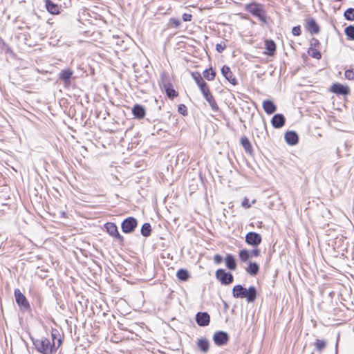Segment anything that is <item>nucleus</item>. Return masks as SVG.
Returning <instances> with one entry per match:
<instances>
[{
	"instance_id": "nucleus-1",
	"label": "nucleus",
	"mask_w": 354,
	"mask_h": 354,
	"mask_svg": "<svg viewBox=\"0 0 354 354\" xmlns=\"http://www.w3.org/2000/svg\"><path fill=\"white\" fill-rule=\"evenodd\" d=\"M35 349L41 354H55L58 348L62 345L61 339H57L56 342H50V339L46 337H41L32 340Z\"/></svg>"
},
{
	"instance_id": "nucleus-2",
	"label": "nucleus",
	"mask_w": 354,
	"mask_h": 354,
	"mask_svg": "<svg viewBox=\"0 0 354 354\" xmlns=\"http://www.w3.org/2000/svg\"><path fill=\"white\" fill-rule=\"evenodd\" d=\"M232 295L234 298H245L248 302H253L257 297V290L254 286L246 289L241 285H236L232 289Z\"/></svg>"
},
{
	"instance_id": "nucleus-3",
	"label": "nucleus",
	"mask_w": 354,
	"mask_h": 354,
	"mask_svg": "<svg viewBox=\"0 0 354 354\" xmlns=\"http://www.w3.org/2000/svg\"><path fill=\"white\" fill-rule=\"evenodd\" d=\"M15 301L19 308L24 311L30 310V306L26 297L19 289H15L14 292Z\"/></svg>"
},
{
	"instance_id": "nucleus-4",
	"label": "nucleus",
	"mask_w": 354,
	"mask_h": 354,
	"mask_svg": "<svg viewBox=\"0 0 354 354\" xmlns=\"http://www.w3.org/2000/svg\"><path fill=\"white\" fill-rule=\"evenodd\" d=\"M246 10L262 21H265V12L261 5L252 3L246 6Z\"/></svg>"
},
{
	"instance_id": "nucleus-5",
	"label": "nucleus",
	"mask_w": 354,
	"mask_h": 354,
	"mask_svg": "<svg viewBox=\"0 0 354 354\" xmlns=\"http://www.w3.org/2000/svg\"><path fill=\"white\" fill-rule=\"evenodd\" d=\"M216 278L223 285H229L233 282L234 277L230 272H225L223 269H218L215 273Z\"/></svg>"
},
{
	"instance_id": "nucleus-6",
	"label": "nucleus",
	"mask_w": 354,
	"mask_h": 354,
	"mask_svg": "<svg viewBox=\"0 0 354 354\" xmlns=\"http://www.w3.org/2000/svg\"><path fill=\"white\" fill-rule=\"evenodd\" d=\"M137 220L133 217H129L123 221L121 227L123 232L131 233L137 227Z\"/></svg>"
},
{
	"instance_id": "nucleus-7",
	"label": "nucleus",
	"mask_w": 354,
	"mask_h": 354,
	"mask_svg": "<svg viewBox=\"0 0 354 354\" xmlns=\"http://www.w3.org/2000/svg\"><path fill=\"white\" fill-rule=\"evenodd\" d=\"M261 236L259 234L250 232L245 236V242L250 245L257 246L261 242Z\"/></svg>"
},
{
	"instance_id": "nucleus-8",
	"label": "nucleus",
	"mask_w": 354,
	"mask_h": 354,
	"mask_svg": "<svg viewBox=\"0 0 354 354\" xmlns=\"http://www.w3.org/2000/svg\"><path fill=\"white\" fill-rule=\"evenodd\" d=\"M213 340L217 346H223L228 342L229 336L225 332L216 331L214 334Z\"/></svg>"
},
{
	"instance_id": "nucleus-9",
	"label": "nucleus",
	"mask_w": 354,
	"mask_h": 354,
	"mask_svg": "<svg viewBox=\"0 0 354 354\" xmlns=\"http://www.w3.org/2000/svg\"><path fill=\"white\" fill-rule=\"evenodd\" d=\"M192 77L195 80L198 86L200 88L201 91L202 92L203 95H204L205 93H207L209 91L206 82L204 81L203 78L201 77L200 73H193Z\"/></svg>"
},
{
	"instance_id": "nucleus-10",
	"label": "nucleus",
	"mask_w": 354,
	"mask_h": 354,
	"mask_svg": "<svg viewBox=\"0 0 354 354\" xmlns=\"http://www.w3.org/2000/svg\"><path fill=\"white\" fill-rule=\"evenodd\" d=\"M106 232L109 235L116 238L120 241H123V236L120 234L116 225L113 223H107L104 225Z\"/></svg>"
},
{
	"instance_id": "nucleus-11",
	"label": "nucleus",
	"mask_w": 354,
	"mask_h": 354,
	"mask_svg": "<svg viewBox=\"0 0 354 354\" xmlns=\"http://www.w3.org/2000/svg\"><path fill=\"white\" fill-rule=\"evenodd\" d=\"M330 91L337 95H348L349 88L347 86L339 83L333 84L330 87Z\"/></svg>"
},
{
	"instance_id": "nucleus-12",
	"label": "nucleus",
	"mask_w": 354,
	"mask_h": 354,
	"mask_svg": "<svg viewBox=\"0 0 354 354\" xmlns=\"http://www.w3.org/2000/svg\"><path fill=\"white\" fill-rule=\"evenodd\" d=\"M196 323L200 326H208L210 322V317L207 313H198L196 316Z\"/></svg>"
},
{
	"instance_id": "nucleus-13",
	"label": "nucleus",
	"mask_w": 354,
	"mask_h": 354,
	"mask_svg": "<svg viewBox=\"0 0 354 354\" xmlns=\"http://www.w3.org/2000/svg\"><path fill=\"white\" fill-rule=\"evenodd\" d=\"M306 29L313 35H316L319 32V27L316 23L315 20L312 17H308L306 19Z\"/></svg>"
},
{
	"instance_id": "nucleus-14",
	"label": "nucleus",
	"mask_w": 354,
	"mask_h": 354,
	"mask_svg": "<svg viewBox=\"0 0 354 354\" xmlns=\"http://www.w3.org/2000/svg\"><path fill=\"white\" fill-rule=\"evenodd\" d=\"M284 138L286 143L291 146L297 145L299 141L297 133L293 131H287L285 133Z\"/></svg>"
},
{
	"instance_id": "nucleus-15",
	"label": "nucleus",
	"mask_w": 354,
	"mask_h": 354,
	"mask_svg": "<svg viewBox=\"0 0 354 354\" xmlns=\"http://www.w3.org/2000/svg\"><path fill=\"white\" fill-rule=\"evenodd\" d=\"M221 73L225 79L229 81V82L233 85H236L237 84V81L234 77L233 73L229 66H223L221 68Z\"/></svg>"
},
{
	"instance_id": "nucleus-16",
	"label": "nucleus",
	"mask_w": 354,
	"mask_h": 354,
	"mask_svg": "<svg viewBox=\"0 0 354 354\" xmlns=\"http://www.w3.org/2000/svg\"><path fill=\"white\" fill-rule=\"evenodd\" d=\"M73 74V72L71 69H64L60 72L59 78L60 80L63 81L64 85L67 86L71 84L70 79L71 78Z\"/></svg>"
},
{
	"instance_id": "nucleus-17",
	"label": "nucleus",
	"mask_w": 354,
	"mask_h": 354,
	"mask_svg": "<svg viewBox=\"0 0 354 354\" xmlns=\"http://www.w3.org/2000/svg\"><path fill=\"white\" fill-rule=\"evenodd\" d=\"M285 121L286 119L283 115L277 113L272 117L271 123L274 128L279 129L284 125Z\"/></svg>"
},
{
	"instance_id": "nucleus-18",
	"label": "nucleus",
	"mask_w": 354,
	"mask_h": 354,
	"mask_svg": "<svg viewBox=\"0 0 354 354\" xmlns=\"http://www.w3.org/2000/svg\"><path fill=\"white\" fill-rule=\"evenodd\" d=\"M161 87L165 89L167 96L171 100L177 97L178 95V93L172 88L170 83L163 82Z\"/></svg>"
},
{
	"instance_id": "nucleus-19",
	"label": "nucleus",
	"mask_w": 354,
	"mask_h": 354,
	"mask_svg": "<svg viewBox=\"0 0 354 354\" xmlns=\"http://www.w3.org/2000/svg\"><path fill=\"white\" fill-rule=\"evenodd\" d=\"M205 99L207 100L209 106H211L212 109L214 112H217L219 110L218 106L217 105V103L214 98V97L212 95L210 91H209L207 93H205L203 95Z\"/></svg>"
},
{
	"instance_id": "nucleus-20",
	"label": "nucleus",
	"mask_w": 354,
	"mask_h": 354,
	"mask_svg": "<svg viewBox=\"0 0 354 354\" xmlns=\"http://www.w3.org/2000/svg\"><path fill=\"white\" fill-rule=\"evenodd\" d=\"M132 113L136 118L142 119L145 116V109L142 106L136 104L132 109Z\"/></svg>"
},
{
	"instance_id": "nucleus-21",
	"label": "nucleus",
	"mask_w": 354,
	"mask_h": 354,
	"mask_svg": "<svg viewBox=\"0 0 354 354\" xmlns=\"http://www.w3.org/2000/svg\"><path fill=\"white\" fill-rule=\"evenodd\" d=\"M263 108L265 112L268 114H272L277 110V106L275 104L270 100H264L263 102Z\"/></svg>"
},
{
	"instance_id": "nucleus-22",
	"label": "nucleus",
	"mask_w": 354,
	"mask_h": 354,
	"mask_svg": "<svg viewBox=\"0 0 354 354\" xmlns=\"http://www.w3.org/2000/svg\"><path fill=\"white\" fill-rule=\"evenodd\" d=\"M46 7L47 10L53 15H57L59 13V7L57 4L54 3L50 0H46Z\"/></svg>"
},
{
	"instance_id": "nucleus-23",
	"label": "nucleus",
	"mask_w": 354,
	"mask_h": 354,
	"mask_svg": "<svg viewBox=\"0 0 354 354\" xmlns=\"http://www.w3.org/2000/svg\"><path fill=\"white\" fill-rule=\"evenodd\" d=\"M225 265L227 268H229L230 270H234L236 269V261H235V259L233 255H232L230 254H227V256L225 259Z\"/></svg>"
},
{
	"instance_id": "nucleus-24",
	"label": "nucleus",
	"mask_w": 354,
	"mask_h": 354,
	"mask_svg": "<svg viewBox=\"0 0 354 354\" xmlns=\"http://www.w3.org/2000/svg\"><path fill=\"white\" fill-rule=\"evenodd\" d=\"M241 143L243 147L244 148L245 151L248 153L252 154L253 149L250 140L248 139V138L245 136L242 137L241 139Z\"/></svg>"
},
{
	"instance_id": "nucleus-25",
	"label": "nucleus",
	"mask_w": 354,
	"mask_h": 354,
	"mask_svg": "<svg viewBox=\"0 0 354 354\" xmlns=\"http://www.w3.org/2000/svg\"><path fill=\"white\" fill-rule=\"evenodd\" d=\"M266 49L267 55H272L276 50L275 43L272 40H266L265 41Z\"/></svg>"
},
{
	"instance_id": "nucleus-26",
	"label": "nucleus",
	"mask_w": 354,
	"mask_h": 354,
	"mask_svg": "<svg viewBox=\"0 0 354 354\" xmlns=\"http://www.w3.org/2000/svg\"><path fill=\"white\" fill-rule=\"evenodd\" d=\"M197 345L201 351L203 353H206L208 351L209 346V341L205 338L198 339Z\"/></svg>"
},
{
	"instance_id": "nucleus-27",
	"label": "nucleus",
	"mask_w": 354,
	"mask_h": 354,
	"mask_svg": "<svg viewBox=\"0 0 354 354\" xmlns=\"http://www.w3.org/2000/svg\"><path fill=\"white\" fill-rule=\"evenodd\" d=\"M314 345L315 350L320 353L326 347L327 343L324 339H317Z\"/></svg>"
},
{
	"instance_id": "nucleus-28",
	"label": "nucleus",
	"mask_w": 354,
	"mask_h": 354,
	"mask_svg": "<svg viewBox=\"0 0 354 354\" xmlns=\"http://www.w3.org/2000/svg\"><path fill=\"white\" fill-rule=\"evenodd\" d=\"M259 270V267L257 263H250L248 268L247 272L250 274L251 275H256Z\"/></svg>"
},
{
	"instance_id": "nucleus-29",
	"label": "nucleus",
	"mask_w": 354,
	"mask_h": 354,
	"mask_svg": "<svg viewBox=\"0 0 354 354\" xmlns=\"http://www.w3.org/2000/svg\"><path fill=\"white\" fill-rule=\"evenodd\" d=\"M151 232V227L149 223H145L142 225L141 228V234L143 236L147 237L150 236Z\"/></svg>"
},
{
	"instance_id": "nucleus-30",
	"label": "nucleus",
	"mask_w": 354,
	"mask_h": 354,
	"mask_svg": "<svg viewBox=\"0 0 354 354\" xmlns=\"http://www.w3.org/2000/svg\"><path fill=\"white\" fill-rule=\"evenodd\" d=\"M215 75L216 73L213 71L212 68L206 69L203 72V77L209 81L213 80L215 77Z\"/></svg>"
},
{
	"instance_id": "nucleus-31",
	"label": "nucleus",
	"mask_w": 354,
	"mask_h": 354,
	"mask_svg": "<svg viewBox=\"0 0 354 354\" xmlns=\"http://www.w3.org/2000/svg\"><path fill=\"white\" fill-rule=\"evenodd\" d=\"M176 276L178 279L182 281H187L189 277L188 272L184 269L179 270L176 273Z\"/></svg>"
},
{
	"instance_id": "nucleus-32",
	"label": "nucleus",
	"mask_w": 354,
	"mask_h": 354,
	"mask_svg": "<svg viewBox=\"0 0 354 354\" xmlns=\"http://www.w3.org/2000/svg\"><path fill=\"white\" fill-rule=\"evenodd\" d=\"M344 16L348 21H354V8L347 9L344 12Z\"/></svg>"
},
{
	"instance_id": "nucleus-33",
	"label": "nucleus",
	"mask_w": 354,
	"mask_h": 354,
	"mask_svg": "<svg viewBox=\"0 0 354 354\" xmlns=\"http://www.w3.org/2000/svg\"><path fill=\"white\" fill-rule=\"evenodd\" d=\"M250 257V254L247 250H242L239 252V258L242 261H246Z\"/></svg>"
},
{
	"instance_id": "nucleus-34",
	"label": "nucleus",
	"mask_w": 354,
	"mask_h": 354,
	"mask_svg": "<svg viewBox=\"0 0 354 354\" xmlns=\"http://www.w3.org/2000/svg\"><path fill=\"white\" fill-rule=\"evenodd\" d=\"M345 34L351 39H354V26H349L345 28Z\"/></svg>"
},
{
	"instance_id": "nucleus-35",
	"label": "nucleus",
	"mask_w": 354,
	"mask_h": 354,
	"mask_svg": "<svg viewBox=\"0 0 354 354\" xmlns=\"http://www.w3.org/2000/svg\"><path fill=\"white\" fill-rule=\"evenodd\" d=\"M345 77L349 80H354V69H348L345 71Z\"/></svg>"
},
{
	"instance_id": "nucleus-36",
	"label": "nucleus",
	"mask_w": 354,
	"mask_h": 354,
	"mask_svg": "<svg viewBox=\"0 0 354 354\" xmlns=\"http://www.w3.org/2000/svg\"><path fill=\"white\" fill-rule=\"evenodd\" d=\"M59 333L57 330L53 329L51 331V337L53 342H56L57 343V339L59 338Z\"/></svg>"
},
{
	"instance_id": "nucleus-37",
	"label": "nucleus",
	"mask_w": 354,
	"mask_h": 354,
	"mask_svg": "<svg viewBox=\"0 0 354 354\" xmlns=\"http://www.w3.org/2000/svg\"><path fill=\"white\" fill-rule=\"evenodd\" d=\"M310 51V55L312 56V57L317 59L321 58L322 55L319 51H318L316 49H311Z\"/></svg>"
},
{
	"instance_id": "nucleus-38",
	"label": "nucleus",
	"mask_w": 354,
	"mask_h": 354,
	"mask_svg": "<svg viewBox=\"0 0 354 354\" xmlns=\"http://www.w3.org/2000/svg\"><path fill=\"white\" fill-rule=\"evenodd\" d=\"M178 111L183 115H185L187 114V107L184 104H180L178 107Z\"/></svg>"
},
{
	"instance_id": "nucleus-39",
	"label": "nucleus",
	"mask_w": 354,
	"mask_h": 354,
	"mask_svg": "<svg viewBox=\"0 0 354 354\" xmlns=\"http://www.w3.org/2000/svg\"><path fill=\"white\" fill-rule=\"evenodd\" d=\"M169 23L174 28H178L180 25V21L176 18H171L169 20Z\"/></svg>"
},
{
	"instance_id": "nucleus-40",
	"label": "nucleus",
	"mask_w": 354,
	"mask_h": 354,
	"mask_svg": "<svg viewBox=\"0 0 354 354\" xmlns=\"http://www.w3.org/2000/svg\"><path fill=\"white\" fill-rule=\"evenodd\" d=\"M226 48V45L225 42H221L220 44H217L216 46V50L218 53H222Z\"/></svg>"
},
{
	"instance_id": "nucleus-41",
	"label": "nucleus",
	"mask_w": 354,
	"mask_h": 354,
	"mask_svg": "<svg viewBox=\"0 0 354 354\" xmlns=\"http://www.w3.org/2000/svg\"><path fill=\"white\" fill-rule=\"evenodd\" d=\"M292 33L295 36H299L301 35L300 26L293 27L292 29Z\"/></svg>"
},
{
	"instance_id": "nucleus-42",
	"label": "nucleus",
	"mask_w": 354,
	"mask_h": 354,
	"mask_svg": "<svg viewBox=\"0 0 354 354\" xmlns=\"http://www.w3.org/2000/svg\"><path fill=\"white\" fill-rule=\"evenodd\" d=\"M241 205L245 209H248L251 207V205L249 203V200L247 198H245L243 201H242Z\"/></svg>"
},
{
	"instance_id": "nucleus-43",
	"label": "nucleus",
	"mask_w": 354,
	"mask_h": 354,
	"mask_svg": "<svg viewBox=\"0 0 354 354\" xmlns=\"http://www.w3.org/2000/svg\"><path fill=\"white\" fill-rule=\"evenodd\" d=\"M182 18L184 21H190L192 20V15L189 13H184Z\"/></svg>"
},
{
	"instance_id": "nucleus-44",
	"label": "nucleus",
	"mask_w": 354,
	"mask_h": 354,
	"mask_svg": "<svg viewBox=\"0 0 354 354\" xmlns=\"http://www.w3.org/2000/svg\"><path fill=\"white\" fill-rule=\"evenodd\" d=\"M223 261V258L221 255L219 254H216L214 257V261L216 264H220Z\"/></svg>"
},
{
	"instance_id": "nucleus-45",
	"label": "nucleus",
	"mask_w": 354,
	"mask_h": 354,
	"mask_svg": "<svg viewBox=\"0 0 354 354\" xmlns=\"http://www.w3.org/2000/svg\"><path fill=\"white\" fill-rule=\"evenodd\" d=\"M259 253L260 251L259 249H254L250 252V257H258L259 255Z\"/></svg>"
},
{
	"instance_id": "nucleus-46",
	"label": "nucleus",
	"mask_w": 354,
	"mask_h": 354,
	"mask_svg": "<svg viewBox=\"0 0 354 354\" xmlns=\"http://www.w3.org/2000/svg\"><path fill=\"white\" fill-rule=\"evenodd\" d=\"M339 337L337 338V342H338ZM338 343H336V348H337Z\"/></svg>"
}]
</instances>
